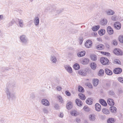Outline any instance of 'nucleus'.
Returning a JSON list of instances; mask_svg holds the SVG:
<instances>
[{
	"label": "nucleus",
	"instance_id": "nucleus-41",
	"mask_svg": "<svg viewBox=\"0 0 123 123\" xmlns=\"http://www.w3.org/2000/svg\"><path fill=\"white\" fill-rule=\"evenodd\" d=\"M104 71L103 69H100L99 71L98 75L99 76H102L104 74Z\"/></svg>",
	"mask_w": 123,
	"mask_h": 123
},
{
	"label": "nucleus",
	"instance_id": "nucleus-55",
	"mask_svg": "<svg viewBox=\"0 0 123 123\" xmlns=\"http://www.w3.org/2000/svg\"><path fill=\"white\" fill-rule=\"evenodd\" d=\"M116 63L118 64H120V62L119 60L118 59H116L115 61Z\"/></svg>",
	"mask_w": 123,
	"mask_h": 123
},
{
	"label": "nucleus",
	"instance_id": "nucleus-29",
	"mask_svg": "<svg viewBox=\"0 0 123 123\" xmlns=\"http://www.w3.org/2000/svg\"><path fill=\"white\" fill-rule=\"evenodd\" d=\"M90 66L92 69L94 70L97 67L96 64L94 62H92L90 64Z\"/></svg>",
	"mask_w": 123,
	"mask_h": 123
},
{
	"label": "nucleus",
	"instance_id": "nucleus-43",
	"mask_svg": "<svg viewBox=\"0 0 123 123\" xmlns=\"http://www.w3.org/2000/svg\"><path fill=\"white\" fill-rule=\"evenodd\" d=\"M119 42L122 43H123V36H120L119 37Z\"/></svg>",
	"mask_w": 123,
	"mask_h": 123
},
{
	"label": "nucleus",
	"instance_id": "nucleus-31",
	"mask_svg": "<svg viewBox=\"0 0 123 123\" xmlns=\"http://www.w3.org/2000/svg\"><path fill=\"white\" fill-rule=\"evenodd\" d=\"M105 33V30L101 29L98 31V33L99 35L102 36Z\"/></svg>",
	"mask_w": 123,
	"mask_h": 123
},
{
	"label": "nucleus",
	"instance_id": "nucleus-4",
	"mask_svg": "<svg viewBox=\"0 0 123 123\" xmlns=\"http://www.w3.org/2000/svg\"><path fill=\"white\" fill-rule=\"evenodd\" d=\"M113 52L115 54L117 55H122L123 54L122 51L119 49H115L114 50Z\"/></svg>",
	"mask_w": 123,
	"mask_h": 123
},
{
	"label": "nucleus",
	"instance_id": "nucleus-18",
	"mask_svg": "<svg viewBox=\"0 0 123 123\" xmlns=\"http://www.w3.org/2000/svg\"><path fill=\"white\" fill-rule=\"evenodd\" d=\"M100 103L102 105L105 106L107 105V104L105 100L103 99H101L99 100Z\"/></svg>",
	"mask_w": 123,
	"mask_h": 123
},
{
	"label": "nucleus",
	"instance_id": "nucleus-59",
	"mask_svg": "<svg viewBox=\"0 0 123 123\" xmlns=\"http://www.w3.org/2000/svg\"><path fill=\"white\" fill-rule=\"evenodd\" d=\"M56 89L58 91H60L62 89L61 87L59 86H57L56 87Z\"/></svg>",
	"mask_w": 123,
	"mask_h": 123
},
{
	"label": "nucleus",
	"instance_id": "nucleus-63",
	"mask_svg": "<svg viewBox=\"0 0 123 123\" xmlns=\"http://www.w3.org/2000/svg\"><path fill=\"white\" fill-rule=\"evenodd\" d=\"M118 91L119 93H121L123 92V90L121 89H119Z\"/></svg>",
	"mask_w": 123,
	"mask_h": 123
},
{
	"label": "nucleus",
	"instance_id": "nucleus-49",
	"mask_svg": "<svg viewBox=\"0 0 123 123\" xmlns=\"http://www.w3.org/2000/svg\"><path fill=\"white\" fill-rule=\"evenodd\" d=\"M101 53L102 54H103L104 55H106L107 56H109L110 55V53L102 51L101 52Z\"/></svg>",
	"mask_w": 123,
	"mask_h": 123
},
{
	"label": "nucleus",
	"instance_id": "nucleus-37",
	"mask_svg": "<svg viewBox=\"0 0 123 123\" xmlns=\"http://www.w3.org/2000/svg\"><path fill=\"white\" fill-rule=\"evenodd\" d=\"M70 113L73 116H76L77 115V111L74 110H72L71 111Z\"/></svg>",
	"mask_w": 123,
	"mask_h": 123
},
{
	"label": "nucleus",
	"instance_id": "nucleus-15",
	"mask_svg": "<svg viewBox=\"0 0 123 123\" xmlns=\"http://www.w3.org/2000/svg\"><path fill=\"white\" fill-rule=\"evenodd\" d=\"M96 110L97 111H99L101 109V106L99 103H97L95 105Z\"/></svg>",
	"mask_w": 123,
	"mask_h": 123
},
{
	"label": "nucleus",
	"instance_id": "nucleus-20",
	"mask_svg": "<svg viewBox=\"0 0 123 123\" xmlns=\"http://www.w3.org/2000/svg\"><path fill=\"white\" fill-rule=\"evenodd\" d=\"M105 73L108 75H111L113 73L108 68H105Z\"/></svg>",
	"mask_w": 123,
	"mask_h": 123
},
{
	"label": "nucleus",
	"instance_id": "nucleus-26",
	"mask_svg": "<svg viewBox=\"0 0 123 123\" xmlns=\"http://www.w3.org/2000/svg\"><path fill=\"white\" fill-rule=\"evenodd\" d=\"M107 15H112L115 13V12L112 10L109 9L106 11Z\"/></svg>",
	"mask_w": 123,
	"mask_h": 123
},
{
	"label": "nucleus",
	"instance_id": "nucleus-14",
	"mask_svg": "<svg viewBox=\"0 0 123 123\" xmlns=\"http://www.w3.org/2000/svg\"><path fill=\"white\" fill-rule=\"evenodd\" d=\"M34 21L35 25L36 26L38 25L39 24V18L37 16L36 17L34 18Z\"/></svg>",
	"mask_w": 123,
	"mask_h": 123
},
{
	"label": "nucleus",
	"instance_id": "nucleus-56",
	"mask_svg": "<svg viewBox=\"0 0 123 123\" xmlns=\"http://www.w3.org/2000/svg\"><path fill=\"white\" fill-rule=\"evenodd\" d=\"M116 17L115 16H113L111 17V19L112 20L114 21H116Z\"/></svg>",
	"mask_w": 123,
	"mask_h": 123
},
{
	"label": "nucleus",
	"instance_id": "nucleus-38",
	"mask_svg": "<svg viewBox=\"0 0 123 123\" xmlns=\"http://www.w3.org/2000/svg\"><path fill=\"white\" fill-rule=\"evenodd\" d=\"M91 58L92 60L96 61L97 59V58L96 55L94 54L92 55H91Z\"/></svg>",
	"mask_w": 123,
	"mask_h": 123
},
{
	"label": "nucleus",
	"instance_id": "nucleus-23",
	"mask_svg": "<svg viewBox=\"0 0 123 123\" xmlns=\"http://www.w3.org/2000/svg\"><path fill=\"white\" fill-rule=\"evenodd\" d=\"M96 48L97 50H102L104 48V46L103 44H101L97 45Z\"/></svg>",
	"mask_w": 123,
	"mask_h": 123
},
{
	"label": "nucleus",
	"instance_id": "nucleus-44",
	"mask_svg": "<svg viewBox=\"0 0 123 123\" xmlns=\"http://www.w3.org/2000/svg\"><path fill=\"white\" fill-rule=\"evenodd\" d=\"M86 85L88 86V87L90 88H92V86L90 82L86 83L85 84Z\"/></svg>",
	"mask_w": 123,
	"mask_h": 123
},
{
	"label": "nucleus",
	"instance_id": "nucleus-46",
	"mask_svg": "<svg viewBox=\"0 0 123 123\" xmlns=\"http://www.w3.org/2000/svg\"><path fill=\"white\" fill-rule=\"evenodd\" d=\"M57 98L60 102L62 103H64V101H63L62 98L61 96H58Z\"/></svg>",
	"mask_w": 123,
	"mask_h": 123
},
{
	"label": "nucleus",
	"instance_id": "nucleus-42",
	"mask_svg": "<svg viewBox=\"0 0 123 123\" xmlns=\"http://www.w3.org/2000/svg\"><path fill=\"white\" fill-rule=\"evenodd\" d=\"M14 20L13 19H12L9 24L7 25V26L8 27H9L10 26H11L14 24Z\"/></svg>",
	"mask_w": 123,
	"mask_h": 123
},
{
	"label": "nucleus",
	"instance_id": "nucleus-32",
	"mask_svg": "<svg viewBox=\"0 0 123 123\" xmlns=\"http://www.w3.org/2000/svg\"><path fill=\"white\" fill-rule=\"evenodd\" d=\"M73 68L75 70H78L80 68V66L78 63L75 64L73 66Z\"/></svg>",
	"mask_w": 123,
	"mask_h": 123
},
{
	"label": "nucleus",
	"instance_id": "nucleus-62",
	"mask_svg": "<svg viewBox=\"0 0 123 123\" xmlns=\"http://www.w3.org/2000/svg\"><path fill=\"white\" fill-rule=\"evenodd\" d=\"M11 86L12 88H13L15 86V83H13L11 84Z\"/></svg>",
	"mask_w": 123,
	"mask_h": 123
},
{
	"label": "nucleus",
	"instance_id": "nucleus-45",
	"mask_svg": "<svg viewBox=\"0 0 123 123\" xmlns=\"http://www.w3.org/2000/svg\"><path fill=\"white\" fill-rule=\"evenodd\" d=\"M50 7L49 6H48V7H46L45 8V12H47L48 11H49L50 12H52V11L53 10V9H52V10L51 11H50ZM53 8H53L52 9H53Z\"/></svg>",
	"mask_w": 123,
	"mask_h": 123
},
{
	"label": "nucleus",
	"instance_id": "nucleus-24",
	"mask_svg": "<svg viewBox=\"0 0 123 123\" xmlns=\"http://www.w3.org/2000/svg\"><path fill=\"white\" fill-rule=\"evenodd\" d=\"M93 99L91 98H88L87 99L86 101V102L87 104L91 105L92 103Z\"/></svg>",
	"mask_w": 123,
	"mask_h": 123
},
{
	"label": "nucleus",
	"instance_id": "nucleus-28",
	"mask_svg": "<svg viewBox=\"0 0 123 123\" xmlns=\"http://www.w3.org/2000/svg\"><path fill=\"white\" fill-rule=\"evenodd\" d=\"M107 20L106 19H103L101 21L100 23L101 25H105L107 23Z\"/></svg>",
	"mask_w": 123,
	"mask_h": 123
},
{
	"label": "nucleus",
	"instance_id": "nucleus-52",
	"mask_svg": "<svg viewBox=\"0 0 123 123\" xmlns=\"http://www.w3.org/2000/svg\"><path fill=\"white\" fill-rule=\"evenodd\" d=\"M43 111L44 113H48V110L47 108H44L43 109Z\"/></svg>",
	"mask_w": 123,
	"mask_h": 123
},
{
	"label": "nucleus",
	"instance_id": "nucleus-50",
	"mask_svg": "<svg viewBox=\"0 0 123 123\" xmlns=\"http://www.w3.org/2000/svg\"><path fill=\"white\" fill-rule=\"evenodd\" d=\"M112 43L115 46L117 45L118 44L117 41L115 39L112 41Z\"/></svg>",
	"mask_w": 123,
	"mask_h": 123
},
{
	"label": "nucleus",
	"instance_id": "nucleus-27",
	"mask_svg": "<svg viewBox=\"0 0 123 123\" xmlns=\"http://www.w3.org/2000/svg\"><path fill=\"white\" fill-rule=\"evenodd\" d=\"M100 27L99 25H95L92 27V29L93 31H98Z\"/></svg>",
	"mask_w": 123,
	"mask_h": 123
},
{
	"label": "nucleus",
	"instance_id": "nucleus-8",
	"mask_svg": "<svg viewBox=\"0 0 123 123\" xmlns=\"http://www.w3.org/2000/svg\"><path fill=\"white\" fill-rule=\"evenodd\" d=\"M122 71V69L119 68H115L113 71L114 73L116 74H118L121 73Z\"/></svg>",
	"mask_w": 123,
	"mask_h": 123
},
{
	"label": "nucleus",
	"instance_id": "nucleus-54",
	"mask_svg": "<svg viewBox=\"0 0 123 123\" xmlns=\"http://www.w3.org/2000/svg\"><path fill=\"white\" fill-rule=\"evenodd\" d=\"M30 98L32 99H33L35 98V96L34 93H32L31 94Z\"/></svg>",
	"mask_w": 123,
	"mask_h": 123
},
{
	"label": "nucleus",
	"instance_id": "nucleus-11",
	"mask_svg": "<svg viewBox=\"0 0 123 123\" xmlns=\"http://www.w3.org/2000/svg\"><path fill=\"white\" fill-rule=\"evenodd\" d=\"M73 103L72 102H68L66 104L67 109L69 110L71 109L73 107Z\"/></svg>",
	"mask_w": 123,
	"mask_h": 123
},
{
	"label": "nucleus",
	"instance_id": "nucleus-58",
	"mask_svg": "<svg viewBox=\"0 0 123 123\" xmlns=\"http://www.w3.org/2000/svg\"><path fill=\"white\" fill-rule=\"evenodd\" d=\"M80 42L81 44L83 41V39L82 37H80L79 38Z\"/></svg>",
	"mask_w": 123,
	"mask_h": 123
},
{
	"label": "nucleus",
	"instance_id": "nucleus-39",
	"mask_svg": "<svg viewBox=\"0 0 123 123\" xmlns=\"http://www.w3.org/2000/svg\"><path fill=\"white\" fill-rule=\"evenodd\" d=\"M103 112L105 114H109V111L108 109L106 108H103L102 109Z\"/></svg>",
	"mask_w": 123,
	"mask_h": 123
},
{
	"label": "nucleus",
	"instance_id": "nucleus-34",
	"mask_svg": "<svg viewBox=\"0 0 123 123\" xmlns=\"http://www.w3.org/2000/svg\"><path fill=\"white\" fill-rule=\"evenodd\" d=\"M114 122V118H110L108 119L107 122V123H113Z\"/></svg>",
	"mask_w": 123,
	"mask_h": 123
},
{
	"label": "nucleus",
	"instance_id": "nucleus-12",
	"mask_svg": "<svg viewBox=\"0 0 123 123\" xmlns=\"http://www.w3.org/2000/svg\"><path fill=\"white\" fill-rule=\"evenodd\" d=\"M107 30V32L110 35L112 34L113 33V30L110 26H109L108 27Z\"/></svg>",
	"mask_w": 123,
	"mask_h": 123
},
{
	"label": "nucleus",
	"instance_id": "nucleus-51",
	"mask_svg": "<svg viewBox=\"0 0 123 123\" xmlns=\"http://www.w3.org/2000/svg\"><path fill=\"white\" fill-rule=\"evenodd\" d=\"M109 94L110 95H112L114 94L115 93L112 90H110L109 92Z\"/></svg>",
	"mask_w": 123,
	"mask_h": 123
},
{
	"label": "nucleus",
	"instance_id": "nucleus-57",
	"mask_svg": "<svg viewBox=\"0 0 123 123\" xmlns=\"http://www.w3.org/2000/svg\"><path fill=\"white\" fill-rule=\"evenodd\" d=\"M59 117L62 118L63 117L64 115L61 112L60 114L59 115Z\"/></svg>",
	"mask_w": 123,
	"mask_h": 123
},
{
	"label": "nucleus",
	"instance_id": "nucleus-48",
	"mask_svg": "<svg viewBox=\"0 0 123 123\" xmlns=\"http://www.w3.org/2000/svg\"><path fill=\"white\" fill-rule=\"evenodd\" d=\"M118 81L121 83H123V78L119 77L117 78Z\"/></svg>",
	"mask_w": 123,
	"mask_h": 123
},
{
	"label": "nucleus",
	"instance_id": "nucleus-53",
	"mask_svg": "<svg viewBox=\"0 0 123 123\" xmlns=\"http://www.w3.org/2000/svg\"><path fill=\"white\" fill-rule=\"evenodd\" d=\"M65 93L68 96H70L71 95V94L70 92H69L68 91H66L65 92Z\"/></svg>",
	"mask_w": 123,
	"mask_h": 123
},
{
	"label": "nucleus",
	"instance_id": "nucleus-35",
	"mask_svg": "<svg viewBox=\"0 0 123 123\" xmlns=\"http://www.w3.org/2000/svg\"><path fill=\"white\" fill-rule=\"evenodd\" d=\"M78 91L80 92L83 93L84 92V90L82 86L79 85L78 87Z\"/></svg>",
	"mask_w": 123,
	"mask_h": 123
},
{
	"label": "nucleus",
	"instance_id": "nucleus-21",
	"mask_svg": "<svg viewBox=\"0 0 123 123\" xmlns=\"http://www.w3.org/2000/svg\"><path fill=\"white\" fill-rule=\"evenodd\" d=\"M17 20L18 21V24L19 26L21 28L23 27L24 26L23 20L18 18Z\"/></svg>",
	"mask_w": 123,
	"mask_h": 123
},
{
	"label": "nucleus",
	"instance_id": "nucleus-64",
	"mask_svg": "<svg viewBox=\"0 0 123 123\" xmlns=\"http://www.w3.org/2000/svg\"><path fill=\"white\" fill-rule=\"evenodd\" d=\"M4 19L3 16L2 15H0V20Z\"/></svg>",
	"mask_w": 123,
	"mask_h": 123
},
{
	"label": "nucleus",
	"instance_id": "nucleus-17",
	"mask_svg": "<svg viewBox=\"0 0 123 123\" xmlns=\"http://www.w3.org/2000/svg\"><path fill=\"white\" fill-rule=\"evenodd\" d=\"M75 102L77 105L78 106H81L82 105V102L80 99H76L75 100Z\"/></svg>",
	"mask_w": 123,
	"mask_h": 123
},
{
	"label": "nucleus",
	"instance_id": "nucleus-3",
	"mask_svg": "<svg viewBox=\"0 0 123 123\" xmlns=\"http://www.w3.org/2000/svg\"><path fill=\"white\" fill-rule=\"evenodd\" d=\"M100 61L101 62L103 65H108L110 63L109 60L106 58L101 57Z\"/></svg>",
	"mask_w": 123,
	"mask_h": 123
},
{
	"label": "nucleus",
	"instance_id": "nucleus-33",
	"mask_svg": "<svg viewBox=\"0 0 123 123\" xmlns=\"http://www.w3.org/2000/svg\"><path fill=\"white\" fill-rule=\"evenodd\" d=\"M110 110L111 111V112L113 113H115L116 112L117 108L115 107H111L110 108Z\"/></svg>",
	"mask_w": 123,
	"mask_h": 123
},
{
	"label": "nucleus",
	"instance_id": "nucleus-13",
	"mask_svg": "<svg viewBox=\"0 0 123 123\" xmlns=\"http://www.w3.org/2000/svg\"><path fill=\"white\" fill-rule=\"evenodd\" d=\"M108 104L110 106H113L114 104V102L113 99L111 98H109L107 100Z\"/></svg>",
	"mask_w": 123,
	"mask_h": 123
},
{
	"label": "nucleus",
	"instance_id": "nucleus-10",
	"mask_svg": "<svg viewBox=\"0 0 123 123\" xmlns=\"http://www.w3.org/2000/svg\"><path fill=\"white\" fill-rule=\"evenodd\" d=\"M42 104L45 106H48L49 105V101L46 99H43L42 100Z\"/></svg>",
	"mask_w": 123,
	"mask_h": 123
},
{
	"label": "nucleus",
	"instance_id": "nucleus-6",
	"mask_svg": "<svg viewBox=\"0 0 123 123\" xmlns=\"http://www.w3.org/2000/svg\"><path fill=\"white\" fill-rule=\"evenodd\" d=\"M87 71V69H86L81 70L78 71V73L82 76H85L86 74V72Z\"/></svg>",
	"mask_w": 123,
	"mask_h": 123
},
{
	"label": "nucleus",
	"instance_id": "nucleus-19",
	"mask_svg": "<svg viewBox=\"0 0 123 123\" xmlns=\"http://www.w3.org/2000/svg\"><path fill=\"white\" fill-rule=\"evenodd\" d=\"M86 53V52L85 51H83L79 52L77 53V55L78 57H80L84 56Z\"/></svg>",
	"mask_w": 123,
	"mask_h": 123
},
{
	"label": "nucleus",
	"instance_id": "nucleus-9",
	"mask_svg": "<svg viewBox=\"0 0 123 123\" xmlns=\"http://www.w3.org/2000/svg\"><path fill=\"white\" fill-rule=\"evenodd\" d=\"M56 9L55 8H54L53 9V10L52 11V12H54V13H56V14H55V15H56L57 14H58L61 13L62 12L63 10V9H60L58 10H56Z\"/></svg>",
	"mask_w": 123,
	"mask_h": 123
},
{
	"label": "nucleus",
	"instance_id": "nucleus-2",
	"mask_svg": "<svg viewBox=\"0 0 123 123\" xmlns=\"http://www.w3.org/2000/svg\"><path fill=\"white\" fill-rule=\"evenodd\" d=\"M5 92L6 93L7 98L8 99L11 98L12 99H15L16 98L15 95V94L10 92L9 89L6 88L5 89Z\"/></svg>",
	"mask_w": 123,
	"mask_h": 123
},
{
	"label": "nucleus",
	"instance_id": "nucleus-60",
	"mask_svg": "<svg viewBox=\"0 0 123 123\" xmlns=\"http://www.w3.org/2000/svg\"><path fill=\"white\" fill-rule=\"evenodd\" d=\"M58 107L59 106L57 104H55L54 106L55 108L57 110L58 109Z\"/></svg>",
	"mask_w": 123,
	"mask_h": 123
},
{
	"label": "nucleus",
	"instance_id": "nucleus-47",
	"mask_svg": "<svg viewBox=\"0 0 123 123\" xmlns=\"http://www.w3.org/2000/svg\"><path fill=\"white\" fill-rule=\"evenodd\" d=\"M83 109L86 111H90V108L87 106H85L83 108Z\"/></svg>",
	"mask_w": 123,
	"mask_h": 123
},
{
	"label": "nucleus",
	"instance_id": "nucleus-22",
	"mask_svg": "<svg viewBox=\"0 0 123 123\" xmlns=\"http://www.w3.org/2000/svg\"><path fill=\"white\" fill-rule=\"evenodd\" d=\"M89 62V60L88 58H85L82 60L81 63L83 65H86L88 64Z\"/></svg>",
	"mask_w": 123,
	"mask_h": 123
},
{
	"label": "nucleus",
	"instance_id": "nucleus-7",
	"mask_svg": "<svg viewBox=\"0 0 123 123\" xmlns=\"http://www.w3.org/2000/svg\"><path fill=\"white\" fill-rule=\"evenodd\" d=\"M92 43L90 40H88L85 43V45L86 47L87 48H90L92 45Z\"/></svg>",
	"mask_w": 123,
	"mask_h": 123
},
{
	"label": "nucleus",
	"instance_id": "nucleus-1",
	"mask_svg": "<svg viewBox=\"0 0 123 123\" xmlns=\"http://www.w3.org/2000/svg\"><path fill=\"white\" fill-rule=\"evenodd\" d=\"M20 41L23 45H27L28 43L29 40L27 37L25 35H22L19 37Z\"/></svg>",
	"mask_w": 123,
	"mask_h": 123
},
{
	"label": "nucleus",
	"instance_id": "nucleus-36",
	"mask_svg": "<svg viewBox=\"0 0 123 123\" xmlns=\"http://www.w3.org/2000/svg\"><path fill=\"white\" fill-rule=\"evenodd\" d=\"M99 80L97 79H94L93 81V85L94 86H96L98 83Z\"/></svg>",
	"mask_w": 123,
	"mask_h": 123
},
{
	"label": "nucleus",
	"instance_id": "nucleus-30",
	"mask_svg": "<svg viewBox=\"0 0 123 123\" xmlns=\"http://www.w3.org/2000/svg\"><path fill=\"white\" fill-rule=\"evenodd\" d=\"M80 98L82 100H85L86 99L85 95L82 93H80L78 95Z\"/></svg>",
	"mask_w": 123,
	"mask_h": 123
},
{
	"label": "nucleus",
	"instance_id": "nucleus-5",
	"mask_svg": "<svg viewBox=\"0 0 123 123\" xmlns=\"http://www.w3.org/2000/svg\"><path fill=\"white\" fill-rule=\"evenodd\" d=\"M113 25L114 28L116 29L119 30L121 28V24L119 22H116L114 23Z\"/></svg>",
	"mask_w": 123,
	"mask_h": 123
},
{
	"label": "nucleus",
	"instance_id": "nucleus-61",
	"mask_svg": "<svg viewBox=\"0 0 123 123\" xmlns=\"http://www.w3.org/2000/svg\"><path fill=\"white\" fill-rule=\"evenodd\" d=\"M105 46L106 47L108 48H109L110 47V46L109 45V44L107 43H105Z\"/></svg>",
	"mask_w": 123,
	"mask_h": 123
},
{
	"label": "nucleus",
	"instance_id": "nucleus-40",
	"mask_svg": "<svg viewBox=\"0 0 123 123\" xmlns=\"http://www.w3.org/2000/svg\"><path fill=\"white\" fill-rule=\"evenodd\" d=\"M95 116L94 115L91 114L89 116V118L91 120L94 121L95 119Z\"/></svg>",
	"mask_w": 123,
	"mask_h": 123
},
{
	"label": "nucleus",
	"instance_id": "nucleus-25",
	"mask_svg": "<svg viewBox=\"0 0 123 123\" xmlns=\"http://www.w3.org/2000/svg\"><path fill=\"white\" fill-rule=\"evenodd\" d=\"M65 68L68 72L70 73L72 72V69L68 65H66L65 66Z\"/></svg>",
	"mask_w": 123,
	"mask_h": 123
},
{
	"label": "nucleus",
	"instance_id": "nucleus-16",
	"mask_svg": "<svg viewBox=\"0 0 123 123\" xmlns=\"http://www.w3.org/2000/svg\"><path fill=\"white\" fill-rule=\"evenodd\" d=\"M50 60L53 63H55L57 61V58L54 55H51L50 56Z\"/></svg>",
	"mask_w": 123,
	"mask_h": 123
}]
</instances>
